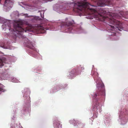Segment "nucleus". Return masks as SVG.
I'll return each instance as SVG.
<instances>
[{
	"label": "nucleus",
	"instance_id": "obj_7",
	"mask_svg": "<svg viewBox=\"0 0 128 128\" xmlns=\"http://www.w3.org/2000/svg\"><path fill=\"white\" fill-rule=\"evenodd\" d=\"M98 3L100 6L108 5L110 3V2L108 0H100L98 1Z\"/></svg>",
	"mask_w": 128,
	"mask_h": 128
},
{
	"label": "nucleus",
	"instance_id": "obj_10",
	"mask_svg": "<svg viewBox=\"0 0 128 128\" xmlns=\"http://www.w3.org/2000/svg\"><path fill=\"white\" fill-rule=\"evenodd\" d=\"M27 47L30 49H33L34 47L33 46L32 43L29 41V44H28L26 45Z\"/></svg>",
	"mask_w": 128,
	"mask_h": 128
},
{
	"label": "nucleus",
	"instance_id": "obj_13",
	"mask_svg": "<svg viewBox=\"0 0 128 128\" xmlns=\"http://www.w3.org/2000/svg\"><path fill=\"white\" fill-rule=\"evenodd\" d=\"M108 27L110 28V29L111 30H113V29H114V26H112L111 25H110L109 24H108Z\"/></svg>",
	"mask_w": 128,
	"mask_h": 128
},
{
	"label": "nucleus",
	"instance_id": "obj_5",
	"mask_svg": "<svg viewBox=\"0 0 128 128\" xmlns=\"http://www.w3.org/2000/svg\"><path fill=\"white\" fill-rule=\"evenodd\" d=\"M74 21H70L68 20L66 22H62L61 25L62 27H64L66 28L68 30L70 31L72 29L73 24H74Z\"/></svg>",
	"mask_w": 128,
	"mask_h": 128
},
{
	"label": "nucleus",
	"instance_id": "obj_6",
	"mask_svg": "<svg viewBox=\"0 0 128 128\" xmlns=\"http://www.w3.org/2000/svg\"><path fill=\"white\" fill-rule=\"evenodd\" d=\"M70 123H72L74 126H79L82 128L84 127V124L82 123L80 121L77 120H70Z\"/></svg>",
	"mask_w": 128,
	"mask_h": 128
},
{
	"label": "nucleus",
	"instance_id": "obj_1",
	"mask_svg": "<svg viewBox=\"0 0 128 128\" xmlns=\"http://www.w3.org/2000/svg\"><path fill=\"white\" fill-rule=\"evenodd\" d=\"M94 6L87 2H78L75 4L74 10H75L76 9H77L78 11L79 10H84L85 12L91 11L92 14H94L95 18H98L97 19L99 20L105 22H108L110 24L114 25L120 31L123 30L120 22L114 18H120V17L118 14L110 12L105 9L102 8H100L98 12H97L95 9L91 7Z\"/></svg>",
	"mask_w": 128,
	"mask_h": 128
},
{
	"label": "nucleus",
	"instance_id": "obj_12",
	"mask_svg": "<svg viewBox=\"0 0 128 128\" xmlns=\"http://www.w3.org/2000/svg\"><path fill=\"white\" fill-rule=\"evenodd\" d=\"M5 75L3 74H0V80L2 79H4V78Z\"/></svg>",
	"mask_w": 128,
	"mask_h": 128
},
{
	"label": "nucleus",
	"instance_id": "obj_8",
	"mask_svg": "<svg viewBox=\"0 0 128 128\" xmlns=\"http://www.w3.org/2000/svg\"><path fill=\"white\" fill-rule=\"evenodd\" d=\"M39 32L42 33H44L46 31L45 29H44V28L42 27H41L40 28H38Z\"/></svg>",
	"mask_w": 128,
	"mask_h": 128
},
{
	"label": "nucleus",
	"instance_id": "obj_11",
	"mask_svg": "<svg viewBox=\"0 0 128 128\" xmlns=\"http://www.w3.org/2000/svg\"><path fill=\"white\" fill-rule=\"evenodd\" d=\"M10 2V1L8 0H6L4 4V6H6L8 5V4H9Z\"/></svg>",
	"mask_w": 128,
	"mask_h": 128
},
{
	"label": "nucleus",
	"instance_id": "obj_14",
	"mask_svg": "<svg viewBox=\"0 0 128 128\" xmlns=\"http://www.w3.org/2000/svg\"><path fill=\"white\" fill-rule=\"evenodd\" d=\"M3 62L2 60L0 58V67L1 66H3L4 65V64H3Z\"/></svg>",
	"mask_w": 128,
	"mask_h": 128
},
{
	"label": "nucleus",
	"instance_id": "obj_9",
	"mask_svg": "<svg viewBox=\"0 0 128 128\" xmlns=\"http://www.w3.org/2000/svg\"><path fill=\"white\" fill-rule=\"evenodd\" d=\"M54 126L57 127V128H58L60 126H61L60 125V122L59 121H57L56 122H54Z\"/></svg>",
	"mask_w": 128,
	"mask_h": 128
},
{
	"label": "nucleus",
	"instance_id": "obj_2",
	"mask_svg": "<svg viewBox=\"0 0 128 128\" xmlns=\"http://www.w3.org/2000/svg\"><path fill=\"white\" fill-rule=\"evenodd\" d=\"M97 88L96 91L92 95L93 99L98 100L101 98L102 96L105 95L104 85L102 81L97 84Z\"/></svg>",
	"mask_w": 128,
	"mask_h": 128
},
{
	"label": "nucleus",
	"instance_id": "obj_3",
	"mask_svg": "<svg viewBox=\"0 0 128 128\" xmlns=\"http://www.w3.org/2000/svg\"><path fill=\"white\" fill-rule=\"evenodd\" d=\"M22 22L17 21L14 24V30L10 28H9L10 32H15L18 35H20L22 37V32L24 31L26 32L30 30L29 29L28 30L27 28V27H26V29L24 30L22 28Z\"/></svg>",
	"mask_w": 128,
	"mask_h": 128
},
{
	"label": "nucleus",
	"instance_id": "obj_4",
	"mask_svg": "<svg viewBox=\"0 0 128 128\" xmlns=\"http://www.w3.org/2000/svg\"><path fill=\"white\" fill-rule=\"evenodd\" d=\"M84 69V68L83 66L80 65L76 68H74L72 70L70 73L69 76H68L69 78H72L74 76V75L79 74L80 73L81 71Z\"/></svg>",
	"mask_w": 128,
	"mask_h": 128
}]
</instances>
